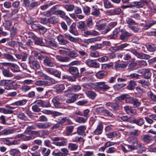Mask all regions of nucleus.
Returning a JSON list of instances; mask_svg holds the SVG:
<instances>
[{"instance_id": "nucleus-5", "label": "nucleus", "mask_w": 156, "mask_h": 156, "mask_svg": "<svg viewBox=\"0 0 156 156\" xmlns=\"http://www.w3.org/2000/svg\"><path fill=\"white\" fill-rule=\"evenodd\" d=\"M129 44L124 43L119 46L111 47L109 48L108 50L112 52H116L118 51H122Z\"/></svg>"}, {"instance_id": "nucleus-4", "label": "nucleus", "mask_w": 156, "mask_h": 156, "mask_svg": "<svg viewBox=\"0 0 156 156\" xmlns=\"http://www.w3.org/2000/svg\"><path fill=\"white\" fill-rule=\"evenodd\" d=\"M134 99L135 98L131 97L127 94H122L115 98L116 101L125 99L126 102L129 104H132Z\"/></svg>"}, {"instance_id": "nucleus-17", "label": "nucleus", "mask_w": 156, "mask_h": 156, "mask_svg": "<svg viewBox=\"0 0 156 156\" xmlns=\"http://www.w3.org/2000/svg\"><path fill=\"white\" fill-rule=\"evenodd\" d=\"M51 125L52 124L50 122L44 123H35L36 126L40 129H46L48 127L51 126Z\"/></svg>"}, {"instance_id": "nucleus-32", "label": "nucleus", "mask_w": 156, "mask_h": 156, "mask_svg": "<svg viewBox=\"0 0 156 156\" xmlns=\"http://www.w3.org/2000/svg\"><path fill=\"white\" fill-rule=\"evenodd\" d=\"M1 136H6L12 133L13 131L11 129H6L0 131Z\"/></svg>"}, {"instance_id": "nucleus-12", "label": "nucleus", "mask_w": 156, "mask_h": 156, "mask_svg": "<svg viewBox=\"0 0 156 156\" xmlns=\"http://www.w3.org/2000/svg\"><path fill=\"white\" fill-rule=\"evenodd\" d=\"M140 139L143 142L147 143H151L153 141L152 136L149 134L142 135Z\"/></svg>"}, {"instance_id": "nucleus-6", "label": "nucleus", "mask_w": 156, "mask_h": 156, "mask_svg": "<svg viewBox=\"0 0 156 156\" xmlns=\"http://www.w3.org/2000/svg\"><path fill=\"white\" fill-rule=\"evenodd\" d=\"M130 148L131 149H133V151L138 150V152L139 153H142L145 151L146 150V148L144 145L139 142L136 146H130Z\"/></svg>"}, {"instance_id": "nucleus-54", "label": "nucleus", "mask_w": 156, "mask_h": 156, "mask_svg": "<svg viewBox=\"0 0 156 156\" xmlns=\"http://www.w3.org/2000/svg\"><path fill=\"white\" fill-rule=\"evenodd\" d=\"M101 39V37H96L88 39V42L89 43H92L95 42L100 41Z\"/></svg>"}, {"instance_id": "nucleus-48", "label": "nucleus", "mask_w": 156, "mask_h": 156, "mask_svg": "<svg viewBox=\"0 0 156 156\" xmlns=\"http://www.w3.org/2000/svg\"><path fill=\"white\" fill-rule=\"evenodd\" d=\"M55 88L57 92H60L65 89V86L63 84H58L55 85Z\"/></svg>"}, {"instance_id": "nucleus-9", "label": "nucleus", "mask_w": 156, "mask_h": 156, "mask_svg": "<svg viewBox=\"0 0 156 156\" xmlns=\"http://www.w3.org/2000/svg\"><path fill=\"white\" fill-rule=\"evenodd\" d=\"M46 71L49 74L54 75L58 78H60L61 72L55 69L47 68L46 69Z\"/></svg>"}, {"instance_id": "nucleus-22", "label": "nucleus", "mask_w": 156, "mask_h": 156, "mask_svg": "<svg viewBox=\"0 0 156 156\" xmlns=\"http://www.w3.org/2000/svg\"><path fill=\"white\" fill-rule=\"evenodd\" d=\"M15 55L17 58L23 61H25L27 58V55L24 52H22L20 54H16Z\"/></svg>"}, {"instance_id": "nucleus-40", "label": "nucleus", "mask_w": 156, "mask_h": 156, "mask_svg": "<svg viewBox=\"0 0 156 156\" xmlns=\"http://www.w3.org/2000/svg\"><path fill=\"white\" fill-rule=\"evenodd\" d=\"M126 23L129 25L137 24V23L133 19L129 17H127L126 18Z\"/></svg>"}, {"instance_id": "nucleus-23", "label": "nucleus", "mask_w": 156, "mask_h": 156, "mask_svg": "<svg viewBox=\"0 0 156 156\" xmlns=\"http://www.w3.org/2000/svg\"><path fill=\"white\" fill-rule=\"evenodd\" d=\"M50 83L45 80H38L35 82V85L37 86H49Z\"/></svg>"}, {"instance_id": "nucleus-21", "label": "nucleus", "mask_w": 156, "mask_h": 156, "mask_svg": "<svg viewBox=\"0 0 156 156\" xmlns=\"http://www.w3.org/2000/svg\"><path fill=\"white\" fill-rule=\"evenodd\" d=\"M69 70L71 74L75 75L76 77L80 76V74L77 68L73 66L70 67L69 68Z\"/></svg>"}, {"instance_id": "nucleus-36", "label": "nucleus", "mask_w": 156, "mask_h": 156, "mask_svg": "<svg viewBox=\"0 0 156 156\" xmlns=\"http://www.w3.org/2000/svg\"><path fill=\"white\" fill-rule=\"evenodd\" d=\"M64 35L67 38L69 41L71 42H76L78 41V39L77 38L73 37L68 33H65Z\"/></svg>"}, {"instance_id": "nucleus-53", "label": "nucleus", "mask_w": 156, "mask_h": 156, "mask_svg": "<svg viewBox=\"0 0 156 156\" xmlns=\"http://www.w3.org/2000/svg\"><path fill=\"white\" fill-rule=\"evenodd\" d=\"M74 126H69L66 127V129L67 131L66 133V135L69 136L73 131Z\"/></svg>"}, {"instance_id": "nucleus-44", "label": "nucleus", "mask_w": 156, "mask_h": 156, "mask_svg": "<svg viewBox=\"0 0 156 156\" xmlns=\"http://www.w3.org/2000/svg\"><path fill=\"white\" fill-rule=\"evenodd\" d=\"M87 119L86 118L81 117H77L76 119V122L79 123H84L86 122Z\"/></svg>"}, {"instance_id": "nucleus-27", "label": "nucleus", "mask_w": 156, "mask_h": 156, "mask_svg": "<svg viewBox=\"0 0 156 156\" xmlns=\"http://www.w3.org/2000/svg\"><path fill=\"white\" fill-rule=\"evenodd\" d=\"M77 24L78 28L81 30L84 31L87 30V27L83 21L79 22Z\"/></svg>"}, {"instance_id": "nucleus-63", "label": "nucleus", "mask_w": 156, "mask_h": 156, "mask_svg": "<svg viewBox=\"0 0 156 156\" xmlns=\"http://www.w3.org/2000/svg\"><path fill=\"white\" fill-rule=\"evenodd\" d=\"M132 104H133L134 107L135 108H138L141 105L140 102L136 98H135Z\"/></svg>"}, {"instance_id": "nucleus-59", "label": "nucleus", "mask_w": 156, "mask_h": 156, "mask_svg": "<svg viewBox=\"0 0 156 156\" xmlns=\"http://www.w3.org/2000/svg\"><path fill=\"white\" fill-rule=\"evenodd\" d=\"M56 108H59L60 105V103L58 102V98L57 97L54 98L52 100Z\"/></svg>"}, {"instance_id": "nucleus-16", "label": "nucleus", "mask_w": 156, "mask_h": 156, "mask_svg": "<svg viewBox=\"0 0 156 156\" xmlns=\"http://www.w3.org/2000/svg\"><path fill=\"white\" fill-rule=\"evenodd\" d=\"M44 64V66L50 67H54L56 64L54 62H52L50 58L46 56L43 60Z\"/></svg>"}, {"instance_id": "nucleus-25", "label": "nucleus", "mask_w": 156, "mask_h": 156, "mask_svg": "<svg viewBox=\"0 0 156 156\" xmlns=\"http://www.w3.org/2000/svg\"><path fill=\"white\" fill-rule=\"evenodd\" d=\"M59 44L62 45H66L68 43V41L65 39L64 37L62 35H59L57 37Z\"/></svg>"}, {"instance_id": "nucleus-64", "label": "nucleus", "mask_w": 156, "mask_h": 156, "mask_svg": "<svg viewBox=\"0 0 156 156\" xmlns=\"http://www.w3.org/2000/svg\"><path fill=\"white\" fill-rule=\"evenodd\" d=\"M116 149L114 147H109L106 150V152L107 153H113L116 151Z\"/></svg>"}, {"instance_id": "nucleus-43", "label": "nucleus", "mask_w": 156, "mask_h": 156, "mask_svg": "<svg viewBox=\"0 0 156 156\" xmlns=\"http://www.w3.org/2000/svg\"><path fill=\"white\" fill-rule=\"evenodd\" d=\"M146 46L147 49L149 51L153 52L156 50L155 47L153 44H147Z\"/></svg>"}, {"instance_id": "nucleus-51", "label": "nucleus", "mask_w": 156, "mask_h": 156, "mask_svg": "<svg viewBox=\"0 0 156 156\" xmlns=\"http://www.w3.org/2000/svg\"><path fill=\"white\" fill-rule=\"evenodd\" d=\"M100 14V12L99 9H95L94 6L92 7V12H91L92 15L96 16H99Z\"/></svg>"}, {"instance_id": "nucleus-28", "label": "nucleus", "mask_w": 156, "mask_h": 156, "mask_svg": "<svg viewBox=\"0 0 156 156\" xmlns=\"http://www.w3.org/2000/svg\"><path fill=\"white\" fill-rule=\"evenodd\" d=\"M85 94L89 98L92 99H94L97 95V94L94 91L91 90L87 91Z\"/></svg>"}, {"instance_id": "nucleus-29", "label": "nucleus", "mask_w": 156, "mask_h": 156, "mask_svg": "<svg viewBox=\"0 0 156 156\" xmlns=\"http://www.w3.org/2000/svg\"><path fill=\"white\" fill-rule=\"evenodd\" d=\"M156 23V21L154 20H150L146 23L144 27L145 30H147Z\"/></svg>"}, {"instance_id": "nucleus-37", "label": "nucleus", "mask_w": 156, "mask_h": 156, "mask_svg": "<svg viewBox=\"0 0 156 156\" xmlns=\"http://www.w3.org/2000/svg\"><path fill=\"white\" fill-rule=\"evenodd\" d=\"M67 55L70 57L73 58L77 57L79 55V54L76 51L73 50L69 51Z\"/></svg>"}, {"instance_id": "nucleus-11", "label": "nucleus", "mask_w": 156, "mask_h": 156, "mask_svg": "<svg viewBox=\"0 0 156 156\" xmlns=\"http://www.w3.org/2000/svg\"><path fill=\"white\" fill-rule=\"evenodd\" d=\"M12 81L10 80H3L2 81V85L6 90H10L12 89Z\"/></svg>"}, {"instance_id": "nucleus-15", "label": "nucleus", "mask_w": 156, "mask_h": 156, "mask_svg": "<svg viewBox=\"0 0 156 156\" xmlns=\"http://www.w3.org/2000/svg\"><path fill=\"white\" fill-rule=\"evenodd\" d=\"M103 126L102 122L100 121L98 123L96 129L94 132V133L96 135L101 134L103 131Z\"/></svg>"}, {"instance_id": "nucleus-10", "label": "nucleus", "mask_w": 156, "mask_h": 156, "mask_svg": "<svg viewBox=\"0 0 156 156\" xmlns=\"http://www.w3.org/2000/svg\"><path fill=\"white\" fill-rule=\"evenodd\" d=\"M120 36V39L122 41H126L129 37L131 36V34L125 30H121Z\"/></svg>"}, {"instance_id": "nucleus-26", "label": "nucleus", "mask_w": 156, "mask_h": 156, "mask_svg": "<svg viewBox=\"0 0 156 156\" xmlns=\"http://www.w3.org/2000/svg\"><path fill=\"white\" fill-rule=\"evenodd\" d=\"M2 71V74L6 77H11L13 76V74L10 72L9 69L3 68Z\"/></svg>"}, {"instance_id": "nucleus-57", "label": "nucleus", "mask_w": 156, "mask_h": 156, "mask_svg": "<svg viewBox=\"0 0 156 156\" xmlns=\"http://www.w3.org/2000/svg\"><path fill=\"white\" fill-rule=\"evenodd\" d=\"M150 69H145V71L144 75L145 78L148 79L151 77V73L150 72Z\"/></svg>"}, {"instance_id": "nucleus-18", "label": "nucleus", "mask_w": 156, "mask_h": 156, "mask_svg": "<svg viewBox=\"0 0 156 156\" xmlns=\"http://www.w3.org/2000/svg\"><path fill=\"white\" fill-rule=\"evenodd\" d=\"M76 24L73 23L69 28V31L73 35L77 36L78 35V32L76 29Z\"/></svg>"}, {"instance_id": "nucleus-30", "label": "nucleus", "mask_w": 156, "mask_h": 156, "mask_svg": "<svg viewBox=\"0 0 156 156\" xmlns=\"http://www.w3.org/2000/svg\"><path fill=\"white\" fill-rule=\"evenodd\" d=\"M56 59L59 61L62 62H66L69 61L70 58L68 57H63L61 56L57 55L56 56Z\"/></svg>"}, {"instance_id": "nucleus-20", "label": "nucleus", "mask_w": 156, "mask_h": 156, "mask_svg": "<svg viewBox=\"0 0 156 156\" xmlns=\"http://www.w3.org/2000/svg\"><path fill=\"white\" fill-rule=\"evenodd\" d=\"M44 41L45 43V46L54 48H56L57 46V44L56 42L54 40H47L44 39Z\"/></svg>"}, {"instance_id": "nucleus-61", "label": "nucleus", "mask_w": 156, "mask_h": 156, "mask_svg": "<svg viewBox=\"0 0 156 156\" xmlns=\"http://www.w3.org/2000/svg\"><path fill=\"white\" fill-rule=\"evenodd\" d=\"M60 151V156H66L69 152L68 150L66 148H62L61 149Z\"/></svg>"}, {"instance_id": "nucleus-7", "label": "nucleus", "mask_w": 156, "mask_h": 156, "mask_svg": "<svg viewBox=\"0 0 156 156\" xmlns=\"http://www.w3.org/2000/svg\"><path fill=\"white\" fill-rule=\"evenodd\" d=\"M131 53L134 55L137 58L140 59H148L150 58V56L144 53H139L134 49H131L129 51Z\"/></svg>"}, {"instance_id": "nucleus-42", "label": "nucleus", "mask_w": 156, "mask_h": 156, "mask_svg": "<svg viewBox=\"0 0 156 156\" xmlns=\"http://www.w3.org/2000/svg\"><path fill=\"white\" fill-rule=\"evenodd\" d=\"M30 64L32 65L33 68L35 70L39 69L40 67L39 63L37 60L32 61Z\"/></svg>"}, {"instance_id": "nucleus-34", "label": "nucleus", "mask_w": 156, "mask_h": 156, "mask_svg": "<svg viewBox=\"0 0 156 156\" xmlns=\"http://www.w3.org/2000/svg\"><path fill=\"white\" fill-rule=\"evenodd\" d=\"M103 4L104 7L106 9L113 8V5L108 0H104Z\"/></svg>"}, {"instance_id": "nucleus-2", "label": "nucleus", "mask_w": 156, "mask_h": 156, "mask_svg": "<svg viewBox=\"0 0 156 156\" xmlns=\"http://www.w3.org/2000/svg\"><path fill=\"white\" fill-rule=\"evenodd\" d=\"M110 87L107 84H106L105 82H101L96 83L94 89L96 91L99 92L101 90L104 91H105L109 90Z\"/></svg>"}, {"instance_id": "nucleus-50", "label": "nucleus", "mask_w": 156, "mask_h": 156, "mask_svg": "<svg viewBox=\"0 0 156 156\" xmlns=\"http://www.w3.org/2000/svg\"><path fill=\"white\" fill-rule=\"evenodd\" d=\"M41 153L43 155V156H48L50 153V150L47 149L45 147H42L41 149Z\"/></svg>"}, {"instance_id": "nucleus-56", "label": "nucleus", "mask_w": 156, "mask_h": 156, "mask_svg": "<svg viewBox=\"0 0 156 156\" xmlns=\"http://www.w3.org/2000/svg\"><path fill=\"white\" fill-rule=\"evenodd\" d=\"M103 47V45L102 44H96L94 45L91 46L90 49L92 50H95L100 49Z\"/></svg>"}, {"instance_id": "nucleus-38", "label": "nucleus", "mask_w": 156, "mask_h": 156, "mask_svg": "<svg viewBox=\"0 0 156 156\" xmlns=\"http://www.w3.org/2000/svg\"><path fill=\"white\" fill-rule=\"evenodd\" d=\"M136 85V82L134 81L131 80L128 86L127 89L130 90H132L134 89Z\"/></svg>"}, {"instance_id": "nucleus-13", "label": "nucleus", "mask_w": 156, "mask_h": 156, "mask_svg": "<svg viewBox=\"0 0 156 156\" xmlns=\"http://www.w3.org/2000/svg\"><path fill=\"white\" fill-rule=\"evenodd\" d=\"M124 108L128 114L133 116L136 114V110L132 108L131 106L126 105L124 107Z\"/></svg>"}, {"instance_id": "nucleus-52", "label": "nucleus", "mask_w": 156, "mask_h": 156, "mask_svg": "<svg viewBox=\"0 0 156 156\" xmlns=\"http://www.w3.org/2000/svg\"><path fill=\"white\" fill-rule=\"evenodd\" d=\"M138 83L141 84L144 87H148L150 85V83L148 80H141L139 81Z\"/></svg>"}, {"instance_id": "nucleus-3", "label": "nucleus", "mask_w": 156, "mask_h": 156, "mask_svg": "<svg viewBox=\"0 0 156 156\" xmlns=\"http://www.w3.org/2000/svg\"><path fill=\"white\" fill-rule=\"evenodd\" d=\"M52 141H57L53 143L54 144L57 146L61 147L66 146L67 144V141L66 139L63 137H51Z\"/></svg>"}, {"instance_id": "nucleus-45", "label": "nucleus", "mask_w": 156, "mask_h": 156, "mask_svg": "<svg viewBox=\"0 0 156 156\" xmlns=\"http://www.w3.org/2000/svg\"><path fill=\"white\" fill-rule=\"evenodd\" d=\"M126 85L124 83L117 84L114 85L113 87L114 89L116 90H119L122 88L124 87Z\"/></svg>"}, {"instance_id": "nucleus-1", "label": "nucleus", "mask_w": 156, "mask_h": 156, "mask_svg": "<svg viewBox=\"0 0 156 156\" xmlns=\"http://www.w3.org/2000/svg\"><path fill=\"white\" fill-rule=\"evenodd\" d=\"M127 141L130 145H121L122 151L124 153H127L132 151L133 149H130V146H136L139 142L138 138L133 136L128 137L127 138Z\"/></svg>"}, {"instance_id": "nucleus-39", "label": "nucleus", "mask_w": 156, "mask_h": 156, "mask_svg": "<svg viewBox=\"0 0 156 156\" xmlns=\"http://www.w3.org/2000/svg\"><path fill=\"white\" fill-rule=\"evenodd\" d=\"M121 11L120 8H117L109 11V14L111 15H118L120 14Z\"/></svg>"}, {"instance_id": "nucleus-62", "label": "nucleus", "mask_w": 156, "mask_h": 156, "mask_svg": "<svg viewBox=\"0 0 156 156\" xmlns=\"http://www.w3.org/2000/svg\"><path fill=\"white\" fill-rule=\"evenodd\" d=\"M58 21V19L55 16H52L49 19V22L52 24H55L57 23Z\"/></svg>"}, {"instance_id": "nucleus-33", "label": "nucleus", "mask_w": 156, "mask_h": 156, "mask_svg": "<svg viewBox=\"0 0 156 156\" xmlns=\"http://www.w3.org/2000/svg\"><path fill=\"white\" fill-rule=\"evenodd\" d=\"M127 64L119 63L118 62H116L115 63L114 67L116 69H117L119 68L124 69L127 66Z\"/></svg>"}, {"instance_id": "nucleus-8", "label": "nucleus", "mask_w": 156, "mask_h": 156, "mask_svg": "<svg viewBox=\"0 0 156 156\" xmlns=\"http://www.w3.org/2000/svg\"><path fill=\"white\" fill-rule=\"evenodd\" d=\"M85 63L90 67L97 68L100 67V64L96 62V61L94 60L88 59L85 61Z\"/></svg>"}, {"instance_id": "nucleus-58", "label": "nucleus", "mask_w": 156, "mask_h": 156, "mask_svg": "<svg viewBox=\"0 0 156 156\" xmlns=\"http://www.w3.org/2000/svg\"><path fill=\"white\" fill-rule=\"evenodd\" d=\"M73 141L75 142H80L83 143L84 140L81 137H79L78 136H75L73 137Z\"/></svg>"}, {"instance_id": "nucleus-46", "label": "nucleus", "mask_w": 156, "mask_h": 156, "mask_svg": "<svg viewBox=\"0 0 156 156\" xmlns=\"http://www.w3.org/2000/svg\"><path fill=\"white\" fill-rule=\"evenodd\" d=\"M35 43L36 44L41 46H45V43L43 42L42 39L38 37L35 38Z\"/></svg>"}, {"instance_id": "nucleus-49", "label": "nucleus", "mask_w": 156, "mask_h": 156, "mask_svg": "<svg viewBox=\"0 0 156 156\" xmlns=\"http://www.w3.org/2000/svg\"><path fill=\"white\" fill-rule=\"evenodd\" d=\"M53 14L55 15H60L61 18H63V16H66V13L63 11L61 10H58L55 11L53 13Z\"/></svg>"}, {"instance_id": "nucleus-55", "label": "nucleus", "mask_w": 156, "mask_h": 156, "mask_svg": "<svg viewBox=\"0 0 156 156\" xmlns=\"http://www.w3.org/2000/svg\"><path fill=\"white\" fill-rule=\"evenodd\" d=\"M82 86L83 87L87 89L94 88V84L92 83H84L82 85Z\"/></svg>"}, {"instance_id": "nucleus-31", "label": "nucleus", "mask_w": 156, "mask_h": 156, "mask_svg": "<svg viewBox=\"0 0 156 156\" xmlns=\"http://www.w3.org/2000/svg\"><path fill=\"white\" fill-rule=\"evenodd\" d=\"M10 70L14 73L18 72L20 71L19 66L15 64L11 63L10 66Z\"/></svg>"}, {"instance_id": "nucleus-35", "label": "nucleus", "mask_w": 156, "mask_h": 156, "mask_svg": "<svg viewBox=\"0 0 156 156\" xmlns=\"http://www.w3.org/2000/svg\"><path fill=\"white\" fill-rule=\"evenodd\" d=\"M10 154L13 156H20L21 153L19 150L14 149L11 150L9 151Z\"/></svg>"}, {"instance_id": "nucleus-41", "label": "nucleus", "mask_w": 156, "mask_h": 156, "mask_svg": "<svg viewBox=\"0 0 156 156\" xmlns=\"http://www.w3.org/2000/svg\"><path fill=\"white\" fill-rule=\"evenodd\" d=\"M3 56L4 57L8 60L11 61H15L16 59L14 58L11 55L8 53H4Z\"/></svg>"}, {"instance_id": "nucleus-60", "label": "nucleus", "mask_w": 156, "mask_h": 156, "mask_svg": "<svg viewBox=\"0 0 156 156\" xmlns=\"http://www.w3.org/2000/svg\"><path fill=\"white\" fill-rule=\"evenodd\" d=\"M106 75V72L104 71H102L98 72L96 74V76L98 79H101Z\"/></svg>"}, {"instance_id": "nucleus-24", "label": "nucleus", "mask_w": 156, "mask_h": 156, "mask_svg": "<svg viewBox=\"0 0 156 156\" xmlns=\"http://www.w3.org/2000/svg\"><path fill=\"white\" fill-rule=\"evenodd\" d=\"M86 129V127L84 125L79 126L77 128V133L79 135H83L84 134Z\"/></svg>"}, {"instance_id": "nucleus-14", "label": "nucleus", "mask_w": 156, "mask_h": 156, "mask_svg": "<svg viewBox=\"0 0 156 156\" xmlns=\"http://www.w3.org/2000/svg\"><path fill=\"white\" fill-rule=\"evenodd\" d=\"M117 54L119 58H122L124 60H129L131 58V55L129 53H119Z\"/></svg>"}, {"instance_id": "nucleus-19", "label": "nucleus", "mask_w": 156, "mask_h": 156, "mask_svg": "<svg viewBox=\"0 0 156 156\" xmlns=\"http://www.w3.org/2000/svg\"><path fill=\"white\" fill-rule=\"evenodd\" d=\"M99 35V33L94 30L84 31L83 35L85 37L88 36H96Z\"/></svg>"}, {"instance_id": "nucleus-47", "label": "nucleus", "mask_w": 156, "mask_h": 156, "mask_svg": "<svg viewBox=\"0 0 156 156\" xmlns=\"http://www.w3.org/2000/svg\"><path fill=\"white\" fill-rule=\"evenodd\" d=\"M78 145L76 144L69 143L68 145V149L71 151L75 150L77 148Z\"/></svg>"}]
</instances>
